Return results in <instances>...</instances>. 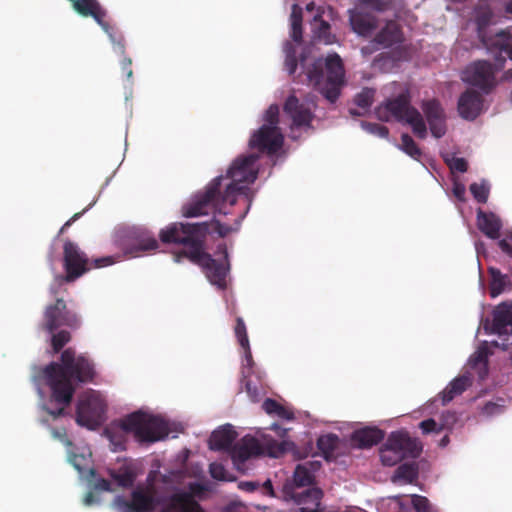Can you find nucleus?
Returning a JSON list of instances; mask_svg holds the SVG:
<instances>
[{"mask_svg":"<svg viewBox=\"0 0 512 512\" xmlns=\"http://www.w3.org/2000/svg\"><path fill=\"white\" fill-rule=\"evenodd\" d=\"M443 419L445 420V423L440 425L437 424V422L433 418L423 420L419 423V428L422 430L424 434H429L432 432L438 434L446 428L448 423H454L456 421L455 414L450 412L443 414Z\"/></svg>","mask_w":512,"mask_h":512,"instance_id":"35","label":"nucleus"},{"mask_svg":"<svg viewBox=\"0 0 512 512\" xmlns=\"http://www.w3.org/2000/svg\"><path fill=\"white\" fill-rule=\"evenodd\" d=\"M492 330L498 335H512V305L502 304L493 315Z\"/></svg>","mask_w":512,"mask_h":512,"instance_id":"28","label":"nucleus"},{"mask_svg":"<svg viewBox=\"0 0 512 512\" xmlns=\"http://www.w3.org/2000/svg\"><path fill=\"white\" fill-rule=\"evenodd\" d=\"M323 492L320 488H303L283 486V498L293 501L299 509L297 512H321Z\"/></svg>","mask_w":512,"mask_h":512,"instance_id":"15","label":"nucleus"},{"mask_svg":"<svg viewBox=\"0 0 512 512\" xmlns=\"http://www.w3.org/2000/svg\"><path fill=\"white\" fill-rule=\"evenodd\" d=\"M122 72L126 75L127 79H130L133 75L132 71V60L131 58L125 57L121 62Z\"/></svg>","mask_w":512,"mask_h":512,"instance_id":"60","label":"nucleus"},{"mask_svg":"<svg viewBox=\"0 0 512 512\" xmlns=\"http://www.w3.org/2000/svg\"><path fill=\"white\" fill-rule=\"evenodd\" d=\"M311 466V462L297 465L293 474V481L285 483L284 486L310 488L309 485L314 481Z\"/></svg>","mask_w":512,"mask_h":512,"instance_id":"33","label":"nucleus"},{"mask_svg":"<svg viewBox=\"0 0 512 512\" xmlns=\"http://www.w3.org/2000/svg\"><path fill=\"white\" fill-rule=\"evenodd\" d=\"M284 136L279 127L262 125L249 140V146L261 153L273 155L283 146Z\"/></svg>","mask_w":512,"mask_h":512,"instance_id":"16","label":"nucleus"},{"mask_svg":"<svg viewBox=\"0 0 512 512\" xmlns=\"http://www.w3.org/2000/svg\"><path fill=\"white\" fill-rule=\"evenodd\" d=\"M94 488L100 491H111V482L104 478L97 479Z\"/></svg>","mask_w":512,"mask_h":512,"instance_id":"61","label":"nucleus"},{"mask_svg":"<svg viewBox=\"0 0 512 512\" xmlns=\"http://www.w3.org/2000/svg\"><path fill=\"white\" fill-rule=\"evenodd\" d=\"M284 112L292 119L295 127H309L314 118L312 111L295 95H290L284 103Z\"/></svg>","mask_w":512,"mask_h":512,"instance_id":"23","label":"nucleus"},{"mask_svg":"<svg viewBox=\"0 0 512 512\" xmlns=\"http://www.w3.org/2000/svg\"><path fill=\"white\" fill-rule=\"evenodd\" d=\"M499 248L505 253L507 256L512 258V243L507 239H502L498 242Z\"/></svg>","mask_w":512,"mask_h":512,"instance_id":"62","label":"nucleus"},{"mask_svg":"<svg viewBox=\"0 0 512 512\" xmlns=\"http://www.w3.org/2000/svg\"><path fill=\"white\" fill-rule=\"evenodd\" d=\"M113 478L121 487H131L135 481V475L131 471H124L113 475Z\"/></svg>","mask_w":512,"mask_h":512,"instance_id":"51","label":"nucleus"},{"mask_svg":"<svg viewBox=\"0 0 512 512\" xmlns=\"http://www.w3.org/2000/svg\"><path fill=\"white\" fill-rule=\"evenodd\" d=\"M285 53H286L285 62H284L285 68L288 71V73L290 75H292L295 73V71L297 69V65H298L296 49L292 45L289 44V45H287V47L285 49Z\"/></svg>","mask_w":512,"mask_h":512,"instance_id":"46","label":"nucleus"},{"mask_svg":"<svg viewBox=\"0 0 512 512\" xmlns=\"http://www.w3.org/2000/svg\"><path fill=\"white\" fill-rule=\"evenodd\" d=\"M209 473L212 478L216 480L221 481H227L230 480V478L227 475V471L221 463L213 462L209 465Z\"/></svg>","mask_w":512,"mask_h":512,"instance_id":"48","label":"nucleus"},{"mask_svg":"<svg viewBox=\"0 0 512 512\" xmlns=\"http://www.w3.org/2000/svg\"><path fill=\"white\" fill-rule=\"evenodd\" d=\"M492 14L489 11H484L477 15V33L482 44L490 52L505 53V55L512 60V33L501 30L495 35L487 36L486 27L489 25Z\"/></svg>","mask_w":512,"mask_h":512,"instance_id":"13","label":"nucleus"},{"mask_svg":"<svg viewBox=\"0 0 512 512\" xmlns=\"http://www.w3.org/2000/svg\"><path fill=\"white\" fill-rule=\"evenodd\" d=\"M349 22L353 32L362 37H370L378 27L377 17L363 7L349 11Z\"/></svg>","mask_w":512,"mask_h":512,"instance_id":"20","label":"nucleus"},{"mask_svg":"<svg viewBox=\"0 0 512 512\" xmlns=\"http://www.w3.org/2000/svg\"><path fill=\"white\" fill-rule=\"evenodd\" d=\"M291 37L295 42L302 41V9L294 4L290 15Z\"/></svg>","mask_w":512,"mask_h":512,"instance_id":"37","label":"nucleus"},{"mask_svg":"<svg viewBox=\"0 0 512 512\" xmlns=\"http://www.w3.org/2000/svg\"><path fill=\"white\" fill-rule=\"evenodd\" d=\"M384 439V432L377 427H364L351 435L352 443L358 448H370Z\"/></svg>","mask_w":512,"mask_h":512,"instance_id":"26","label":"nucleus"},{"mask_svg":"<svg viewBox=\"0 0 512 512\" xmlns=\"http://www.w3.org/2000/svg\"><path fill=\"white\" fill-rule=\"evenodd\" d=\"M235 336L237 337V340L239 342V345L242 348H248L249 339L247 335L246 325L241 317H238L236 319V325L234 328Z\"/></svg>","mask_w":512,"mask_h":512,"instance_id":"45","label":"nucleus"},{"mask_svg":"<svg viewBox=\"0 0 512 512\" xmlns=\"http://www.w3.org/2000/svg\"><path fill=\"white\" fill-rule=\"evenodd\" d=\"M471 385V379L467 375H461L453 379L441 393L442 403L446 405L456 396L461 395Z\"/></svg>","mask_w":512,"mask_h":512,"instance_id":"31","label":"nucleus"},{"mask_svg":"<svg viewBox=\"0 0 512 512\" xmlns=\"http://www.w3.org/2000/svg\"><path fill=\"white\" fill-rule=\"evenodd\" d=\"M236 438L237 432L234 430L233 426L226 424L212 433L209 440V447L211 450L215 451L225 450L230 452Z\"/></svg>","mask_w":512,"mask_h":512,"instance_id":"25","label":"nucleus"},{"mask_svg":"<svg viewBox=\"0 0 512 512\" xmlns=\"http://www.w3.org/2000/svg\"><path fill=\"white\" fill-rule=\"evenodd\" d=\"M287 445H289V443L286 441H282L280 443L274 442L269 447V455H271L273 457H279L280 455H282L286 452Z\"/></svg>","mask_w":512,"mask_h":512,"instance_id":"57","label":"nucleus"},{"mask_svg":"<svg viewBox=\"0 0 512 512\" xmlns=\"http://www.w3.org/2000/svg\"><path fill=\"white\" fill-rule=\"evenodd\" d=\"M377 113L383 121H389L390 117L398 121H405L412 128L413 133L419 139L427 136V127L421 113L410 105V99L406 94H400L378 108Z\"/></svg>","mask_w":512,"mask_h":512,"instance_id":"7","label":"nucleus"},{"mask_svg":"<svg viewBox=\"0 0 512 512\" xmlns=\"http://www.w3.org/2000/svg\"><path fill=\"white\" fill-rule=\"evenodd\" d=\"M263 410L269 415H277L278 417L291 420L294 418V414L292 411L281 405L274 399L267 398L262 404Z\"/></svg>","mask_w":512,"mask_h":512,"instance_id":"36","label":"nucleus"},{"mask_svg":"<svg viewBox=\"0 0 512 512\" xmlns=\"http://www.w3.org/2000/svg\"><path fill=\"white\" fill-rule=\"evenodd\" d=\"M158 247V241L149 230L134 227L128 232L124 251L130 257H139L143 253L155 251Z\"/></svg>","mask_w":512,"mask_h":512,"instance_id":"17","label":"nucleus"},{"mask_svg":"<svg viewBox=\"0 0 512 512\" xmlns=\"http://www.w3.org/2000/svg\"><path fill=\"white\" fill-rule=\"evenodd\" d=\"M121 429L133 433L139 442L154 443L168 436L169 427L165 420L142 411H136L121 421Z\"/></svg>","mask_w":512,"mask_h":512,"instance_id":"5","label":"nucleus"},{"mask_svg":"<svg viewBox=\"0 0 512 512\" xmlns=\"http://www.w3.org/2000/svg\"><path fill=\"white\" fill-rule=\"evenodd\" d=\"M119 506L127 509V512H152L157 505L154 492L150 488L137 487L131 493V500L118 498Z\"/></svg>","mask_w":512,"mask_h":512,"instance_id":"18","label":"nucleus"},{"mask_svg":"<svg viewBox=\"0 0 512 512\" xmlns=\"http://www.w3.org/2000/svg\"><path fill=\"white\" fill-rule=\"evenodd\" d=\"M375 96V89L365 87L354 97V103L367 112L373 104Z\"/></svg>","mask_w":512,"mask_h":512,"instance_id":"39","label":"nucleus"},{"mask_svg":"<svg viewBox=\"0 0 512 512\" xmlns=\"http://www.w3.org/2000/svg\"><path fill=\"white\" fill-rule=\"evenodd\" d=\"M401 149L415 160H419L422 156L421 149L418 147L413 138L407 133L401 135Z\"/></svg>","mask_w":512,"mask_h":512,"instance_id":"41","label":"nucleus"},{"mask_svg":"<svg viewBox=\"0 0 512 512\" xmlns=\"http://www.w3.org/2000/svg\"><path fill=\"white\" fill-rule=\"evenodd\" d=\"M483 102V96L479 92L467 89L458 99V113L463 119L472 121L482 112Z\"/></svg>","mask_w":512,"mask_h":512,"instance_id":"21","label":"nucleus"},{"mask_svg":"<svg viewBox=\"0 0 512 512\" xmlns=\"http://www.w3.org/2000/svg\"><path fill=\"white\" fill-rule=\"evenodd\" d=\"M109 438H110L111 444L113 445L114 452H119V451L125 450V441L123 440L122 436L117 437V436L111 435Z\"/></svg>","mask_w":512,"mask_h":512,"instance_id":"59","label":"nucleus"},{"mask_svg":"<svg viewBox=\"0 0 512 512\" xmlns=\"http://www.w3.org/2000/svg\"><path fill=\"white\" fill-rule=\"evenodd\" d=\"M422 445L412 438L407 431L391 432L380 449V459L385 466H394L404 459H415L420 456Z\"/></svg>","mask_w":512,"mask_h":512,"instance_id":"9","label":"nucleus"},{"mask_svg":"<svg viewBox=\"0 0 512 512\" xmlns=\"http://www.w3.org/2000/svg\"><path fill=\"white\" fill-rule=\"evenodd\" d=\"M263 489L268 495H270V496L274 495L273 485L270 480H267L264 482Z\"/></svg>","mask_w":512,"mask_h":512,"instance_id":"64","label":"nucleus"},{"mask_svg":"<svg viewBox=\"0 0 512 512\" xmlns=\"http://www.w3.org/2000/svg\"><path fill=\"white\" fill-rule=\"evenodd\" d=\"M264 120L265 125L270 127H278L279 124V107L275 104L270 105L265 112Z\"/></svg>","mask_w":512,"mask_h":512,"instance_id":"49","label":"nucleus"},{"mask_svg":"<svg viewBox=\"0 0 512 512\" xmlns=\"http://www.w3.org/2000/svg\"><path fill=\"white\" fill-rule=\"evenodd\" d=\"M469 189L478 203L485 204L488 201L490 186L486 180H482L480 183H472Z\"/></svg>","mask_w":512,"mask_h":512,"instance_id":"40","label":"nucleus"},{"mask_svg":"<svg viewBox=\"0 0 512 512\" xmlns=\"http://www.w3.org/2000/svg\"><path fill=\"white\" fill-rule=\"evenodd\" d=\"M340 445V439L335 434L322 435L317 440V447L328 461L337 458V449Z\"/></svg>","mask_w":512,"mask_h":512,"instance_id":"32","label":"nucleus"},{"mask_svg":"<svg viewBox=\"0 0 512 512\" xmlns=\"http://www.w3.org/2000/svg\"><path fill=\"white\" fill-rule=\"evenodd\" d=\"M104 413V404L101 398L95 393L83 395L77 404L76 422L82 427L90 430L97 428Z\"/></svg>","mask_w":512,"mask_h":512,"instance_id":"14","label":"nucleus"},{"mask_svg":"<svg viewBox=\"0 0 512 512\" xmlns=\"http://www.w3.org/2000/svg\"><path fill=\"white\" fill-rule=\"evenodd\" d=\"M209 222L182 223L175 222L160 231L159 237L166 244H182L189 247L174 255L176 262L188 258L192 263L203 268L206 262L212 261V256L203 250L204 238L210 233Z\"/></svg>","mask_w":512,"mask_h":512,"instance_id":"2","label":"nucleus"},{"mask_svg":"<svg viewBox=\"0 0 512 512\" xmlns=\"http://www.w3.org/2000/svg\"><path fill=\"white\" fill-rule=\"evenodd\" d=\"M244 350V359L242 361V368H241V377H243V380L250 378L251 375L254 373V360L252 357L250 345H248V348H243Z\"/></svg>","mask_w":512,"mask_h":512,"instance_id":"44","label":"nucleus"},{"mask_svg":"<svg viewBox=\"0 0 512 512\" xmlns=\"http://www.w3.org/2000/svg\"><path fill=\"white\" fill-rule=\"evenodd\" d=\"M412 506L416 512H433L429 500L421 495L412 496Z\"/></svg>","mask_w":512,"mask_h":512,"instance_id":"50","label":"nucleus"},{"mask_svg":"<svg viewBox=\"0 0 512 512\" xmlns=\"http://www.w3.org/2000/svg\"><path fill=\"white\" fill-rule=\"evenodd\" d=\"M94 364L87 357H76L72 348L65 349L61 354V363L51 362L42 370V377L51 390V398L63 407L52 410L46 408L54 419L64 415L65 406L70 405L75 393L73 380L80 383L93 381Z\"/></svg>","mask_w":512,"mask_h":512,"instance_id":"1","label":"nucleus"},{"mask_svg":"<svg viewBox=\"0 0 512 512\" xmlns=\"http://www.w3.org/2000/svg\"><path fill=\"white\" fill-rule=\"evenodd\" d=\"M189 491H185L186 494H191L192 499H195V497L201 498V496L208 490L207 487L201 483L198 482H192L188 486Z\"/></svg>","mask_w":512,"mask_h":512,"instance_id":"54","label":"nucleus"},{"mask_svg":"<svg viewBox=\"0 0 512 512\" xmlns=\"http://www.w3.org/2000/svg\"><path fill=\"white\" fill-rule=\"evenodd\" d=\"M418 476L417 468L414 464L404 463L395 471V478L411 483Z\"/></svg>","mask_w":512,"mask_h":512,"instance_id":"42","label":"nucleus"},{"mask_svg":"<svg viewBox=\"0 0 512 512\" xmlns=\"http://www.w3.org/2000/svg\"><path fill=\"white\" fill-rule=\"evenodd\" d=\"M361 125L366 131L378 137L387 138L389 135V129L384 125L370 122H362Z\"/></svg>","mask_w":512,"mask_h":512,"instance_id":"47","label":"nucleus"},{"mask_svg":"<svg viewBox=\"0 0 512 512\" xmlns=\"http://www.w3.org/2000/svg\"><path fill=\"white\" fill-rule=\"evenodd\" d=\"M489 274L491 276L490 283V294L492 297H496L504 291L506 282L505 276L497 268L490 267Z\"/></svg>","mask_w":512,"mask_h":512,"instance_id":"38","label":"nucleus"},{"mask_svg":"<svg viewBox=\"0 0 512 512\" xmlns=\"http://www.w3.org/2000/svg\"><path fill=\"white\" fill-rule=\"evenodd\" d=\"M223 179V176L213 179L203 193L197 194L190 203L183 206V216L187 218L199 217L208 215L210 212L224 215L229 214V211L225 210V206L229 202L222 199L221 182Z\"/></svg>","mask_w":512,"mask_h":512,"instance_id":"8","label":"nucleus"},{"mask_svg":"<svg viewBox=\"0 0 512 512\" xmlns=\"http://www.w3.org/2000/svg\"><path fill=\"white\" fill-rule=\"evenodd\" d=\"M258 487H259V483L253 482V481H246V482L240 483V488L245 491H248V492H253V491L257 490Z\"/></svg>","mask_w":512,"mask_h":512,"instance_id":"63","label":"nucleus"},{"mask_svg":"<svg viewBox=\"0 0 512 512\" xmlns=\"http://www.w3.org/2000/svg\"><path fill=\"white\" fill-rule=\"evenodd\" d=\"M170 507L177 512H205L203 507L195 499H192V495L186 494L184 491L171 495Z\"/></svg>","mask_w":512,"mask_h":512,"instance_id":"30","label":"nucleus"},{"mask_svg":"<svg viewBox=\"0 0 512 512\" xmlns=\"http://www.w3.org/2000/svg\"><path fill=\"white\" fill-rule=\"evenodd\" d=\"M113 264L111 257H101L90 260L80 247L67 239L63 245V269L65 275L58 276L62 282L71 283L93 268H101Z\"/></svg>","mask_w":512,"mask_h":512,"instance_id":"6","label":"nucleus"},{"mask_svg":"<svg viewBox=\"0 0 512 512\" xmlns=\"http://www.w3.org/2000/svg\"><path fill=\"white\" fill-rule=\"evenodd\" d=\"M477 226L488 238L497 239L500 236L502 223L494 213H487L479 209L477 212Z\"/></svg>","mask_w":512,"mask_h":512,"instance_id":"29","label":"nucleus"},{"mask_svg":"<svg viewBox=\"0 0 512 512\" xmlns=\"http://www.w3.org/2000/svg\"><path fill=\"white\" fill-rule=\"evenodd\" d=\"M323 8L318 7L317 12L313 17V21L318 24L315 29V35L325 44H332L334 42V36L330 33V24L322 19Z\"/></svg>","mask_w":512,"mask_h":512,"instance_id":"34","label":"nucleus"},{"mask_svg":"<svg viewBox=\"0 0 512 512\" xmlns=\"http://www.w3.org/2000/svg\"><path fill=\"white\" fill-rule=\"evenodd\" d=\"M213 231L216 232L220 237H225L233 231L230 225L222 224L220 221L213 219L212 223Z\"/></svg>","mask_w":512,"mask_h":512,"instance_id":"56","label":"nucleus"},{"mask_svg":"<svg viewBox=\"0 0 512 512\" xmlns=\"http://www.w3.org/2000/svg\"><path fill=\"white\" fill-rule=\"evenodd\" d=\"M496 65L486 60H478L469 64L462 74V80L467 84L479 88L482 92L488 94L496 86V73L502 69L506 57L504 53L496 52Z\"/></svg>","mask_w":512,"mask_h":512,"instance_id":"10","label":"nucleus"},{"mask_svg":"<svg viewBox=\"0 0 512 512\" xmlns=\"http://www.w3.org/2000/svg\"><path fill=\"white\" fill-rule=\"evenodd\" d=\"M51 334V346L55 353L59 352L71 340V334L67 330H60Z\"/></svg>","mask_w":512,"mask_h":512,"instance_id":"43","label":"nucleus"},{"mask_svg":"<svg viewBox=\"0 0 512 512\" xmlns=\"http://www.w3.org/2000/svg\"><path fill=\"white\" fill-rule=\"evenodd\" d=\"M448 165L451 170L465 173L468 170V163L464 158L460 157H453L449 162Z\"/></svg>","mask_w":512,"mask_h":512,"instance_id":"53","label":"nucleus"},{"mask_svg":"<svg viewBox=\"0 0 512 512\" xmlns=\"http://www.w3.org/2000/svg\"><path fill=\"white\" fill-rule=\"evenodd\" d=\"M429 124L431 134L439 139L446 134V116L443 107L436 99L423 101L421 106Z\"/></svg>","mask_w":512,"mask_h":512,"instance_id":"19","label":"nucleus"},{"mask_svg":"<svg viewBox=\"0 0 512 512\" xmlns=\"http://www.w3.org/2000/svg\"><path fill=\"white\" fill-rule=\"evenodd\" d=\"M81 326L79 315L67 308L62 298H57L53 304H49L43 314L41 327L43 330L53 333L60 327H68L72 330Z\"/></svg>","mask_w":512,"mask_h":512,"instance_id":"12","label":"nucleus"},{"mask_svg":"<svg viewBox=\"0 0 512 512\" xmlns=\"http://www.w3.org/2000/svg\"><path fill=\"white\" fill-rule=\"evenodd\" d=\"M308 77L317 85L323 97L335 103L345 84V69L342 59L337 53L329 54L325 60H316L308 71Z\"/></svg>","mask_w":512,"mask_h":512,"instance_id":"4","label":"nucleus"},{"mask_svg":"<svg viewBox=\"0 0 512 512\" xmlns=\"http://www.w3.org/2000/svg\"><path fill=\"white\" fill-rule=\"evenodd\" d=\"M403 41V33L400 25L389 20L385 26L375 35L373 42L385 48L399 44Z\"/></svg>","mask_w":512,"mask_h":512,"instance_id":"27","label":"nucleus"},{"mask_svg":"<svg viewBox=\"0 0 512 512\" xmlns=\"http://www.w3.org/2000/svg\"><path fill=\"white\" fill-rule=\"evenodd\" d=\"M241 382L244 384L245 391L248 394L249 398L254 402L258 401V398H259L258 388L256 386H252L250 378L243 380V377H241Z\"/></svg>","mask_w":512,"mask_h":512,"instance_id":"55","label":"nucleus"},{"mask_svg":"<svg viewBox=\"0 0 512 512\" xmlns=\"http://www.w3.org/2000/svg\"><path fill=\"white\" fill-rule=\"evenodd\" d=\"M75 11L84 17H92L108 34L111 42L114 44L115 49L124 54L125 43L122 34L117 33L115 28L111 26L106 20L107 12L102 8L97 0H69Z\"/></svg>","mask_w":512,"mask_h":512,"instance_id":"11","label":"nucleus"},{"mask_svg":"<svg viewBox=\"0 0 512 512\" xmlns=\"http://www.w3.org/2000/svg\"><path fill=\"white\" fill-rule=\"evenodd\" d=\"M261 453L262 448L259 441L250 435L244 436L235 443L230 451L231 458L236 465L244 463L251 457L258 456Z\"/></svg>","mask_w":512,"mask_h":512,"instance_id":"24","label":"nucleus"},{"mask_svg":"<svg viewBox=\"0 0 512 512\" xmlns=\"http://www.w3.org/2000/svg\"><path fill=\"white\" fill-rule=\"evenodd\" d=\"M219 250L223 253L224 262L212 258L211 263L207 261L202 269L211 284L216 285L219 289H225L226 276L229 271L228 252L224 245L219 246Z\"/></svg>","mask_w":512,"mask_h":512,"instance_id":"22","label":"nucleus"},{"mask_svg":"<svg viewBox=\"0 0 512 512\" xmlns=\"http://www.w3.org/2000/svg\"><path fill=\"white\" fill-rule=\"evenodd\" d=\"M387 3L384 0H360V3L357 7L371 8L375 11H385L387 9Z\"/></svg>","mask_w":512,"mask_h":512,"instance_id":"52","label":"nucleus"},{"mask_svg":"<svg viewBox=\"0 0 512 512\" xmlns=\"http://www.w3.org/2000/svg\"><path fill=\"white\" fill-rule=\"evenodd\" d=\"M259 156L257 154H249L244 156H239L236 158L231 164L230 168L227 171L226 178L230 179L231 182L226 185L223 193V200H228L229 205L233 206L239 195H243L248 201L249 209L252 198L253 191L249 187L244 184H252L258 177V168L256 167V162L258 161ZM248 210L244 212V214L239 216V219H242Z\"/></svg>","mask_w":512,"mask_h":512,"instance_id":"3","label":"nucleus"},{"mask_svg":"<svg viewBox=\"0 0 512 512\" xmlns=\"http://www.w3.org/2000/svg\"><path fill=\"white\" fill-rule=\"evenodd\" d=\"M488 352H487V349L486 348H480L478 349L475 354L473 355L471 361L473 363V365H477V364H483V365H487V362H488Z\"/></svg>","mask_w":512,"mask_h":512,"instance_id":"58","label":"nucleus"}]
</instances>
